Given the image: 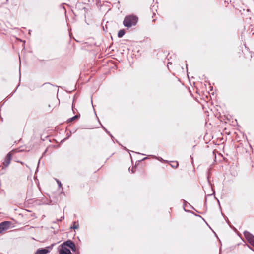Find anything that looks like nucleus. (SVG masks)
<instances>
[{"label":"nucleus","instance_id":"nucleus-1","mask_svg":"<svg viewBox=\"0 0 254 254\" xmlns=\"http://www.w3.org/2000/svg\"><path fill=\"white\" fill-rule=\"evenodd\" d=\"M138 21V17L134 15L126 16L123 21L124 25L127 28H130L136 24Z\"/></svg>","mask_w":254,"mask_h":254},{"label":"nucleus","instance_id":"nucleus-2","mask_svg":"<svg viewBox=\"0 0 254 254\" xmlns=\"http://www.w3.org/2000/svg\"><path fill=\"white\" fill-rule=\"evenodd\" d=\"M11 224L10 221H4L0 223V233L8 230Z\"/></svg>","mask_w":254,"mask_h":254},{"label":"nucleus","instance_id":"nucleus-3","mask_svg":"<svg viewBox=\"0 0 254 254\" xmlns=\"http://www.w3.org/2000/svg\"><path fill=\"white\" fill-rule=\"evenodd\" d=\"M244 235L245 238L253 247H254V236L251 234L250 232L245 231Z\"/></svg>","mask_w":254,"mask_h":254},{"label":"nucleus","instance_id":"nucleus-4","mask_svg":"<svg viewBox=\"0 0 254 254\" xmlns=\"http://www.w3.org/2000/svg\"><path fill=\"white\" fill-rule=\"evenodd\" d=\"M63 247L67 246L71 249V250L75 252L76 251V246L75 244L70 240L67 241L63 244Z\"/></svg>","mask_w":254,"mask_h":254},{"label":"nucleus","instance_id":"nucleus-5","mask_svg":"<svg viewBox=\"0 0 254 254\" xmlns=\"http://www.w3.org/2000/svg\"><path fill=\"white\" fill-rule=\"evenodd\" d=\"M11 159V152H9L6 155V156L4 159V161L3 162V167H2L3 169L4 168V167H6L9 165V164L10 163Z\"/></svg>","mask_w":254,"mask_h":254},{"label":"nucleus","instance_id":"nucleus-6","mask_svg":"<svg viewBox=\"0 0 254 254\" xmlns=\"http://www.w3.org/2000/svg\"><path fill=\"white\" fill-rule=\"evenodd\" d=\"M59 254H72L70 250L66 248L65 246L63 247V244L62 246V249L59 251Z\"/></svg>","mask_w":254,"mask_h":254},{"label":"nucleus","instance_id":"nucleus-7","mask_svg":"<svg viewBox=\"0 0 254 254\" xmlns=\"http://www.w3.org/2000/svg\"><path fill=\"white\" fill-rule=\"evenodd\" d=\"M49 252V250L46 248L38 249L35 254H47Z\"/></svg>","mask_w":254,"mask_h":254},{"label":"nucleus","instance_id":"nucleus-8","mask_svg":"<svg viewBox=\"0 0 254 254\" xmlns=\"http://www.w3.org/2000/svg\"><path fill=\"white\" fill-rule=\"evenodd\" d=\"M125 33V32L124 30H120L118 32V36L119 37L121 38L124 35Z\"/></svg>","mask_w":254,"mask_h":254},{"label":"nucleus","instance_id":"nucleus-9","mask_svg":"<svg viewBox=\"0 0 254 254\" xmlns=\"http://www.w3.org/2000/svg\"><path fill=\"white\" fill-rule=\"evenodd\" d=\"M171 166L174 168H177L178 166V163L177 162H174V164H171Z\"/></svg>","mask_w":254,"mask_h":254},{"label":"nucleus","instance_id":"nucleus-10","mask_svg":"<svg viewBox=\"0 0 254 254\" xmlns=\"http://www.w3.org/2000/svg\"><path fill=\"white\" fill-rule=\"evenodd\" d=\"M78 117V116L77 115H76V116H74V117L71 118L69 120L71 121H73V120L77 119Z\"/></svg>","mask_w":254,"mask_h":254},{"label":"nucleus","instance_id":"nucleus-11","mask_svg":"<svg viewBox=\"0 0 254 254\" xmlns=\"http://www.w3.org/2000/svg\"><path fill=\"white\" fill-rule=\"evenodd\" d=\"M77 228H78V226L75 225V222H74L73 225L71 227V229H77Z\"/></svg>","mask_w":254,"mask_h":254},{"label":"nucleus","instance_id":"nucleus-12","mask_svg":"<svg viewBox=\"0 0 254 254\" xmlns=\"http://www.w3.org/2000/svg\"><path fill=\"white\" fill-rule=\"evenodd\" d=\"M57 183H58L59 187H61L62 186V184H61V182L58 180H57Z\"/></svg>","mask_w":254,"mask_h":254}]
</instances>
